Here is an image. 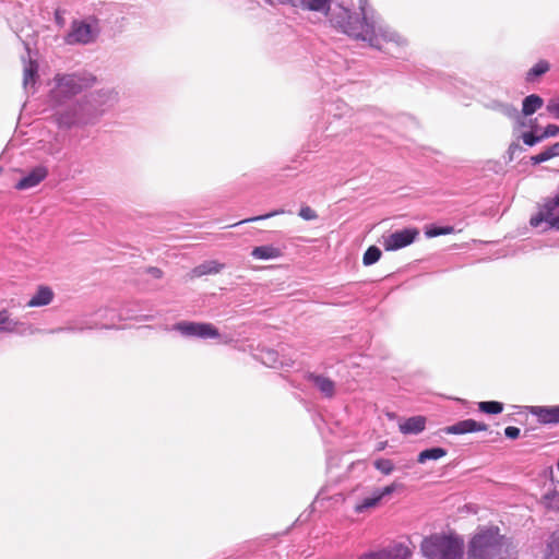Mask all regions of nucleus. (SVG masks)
Segmentation results:
<instances>
[{
    "label": "nucleus",
    "mask_w": 559,
    "mask_h": 559,
    "mask_svg": "<svg viewBox=\"0 0 559 559\" xmlns=\"http://www.w3.org/2000/svg\"><path fill=\"white\" fill-rule=\"evenodd\" d=\"M146 272L152 275L154 278H160L163 276V272L158 267H147Z\"/></svg>",
    "instance_id": "obj_41"
},
{
    "label": "nucleus",
    "mask_w": 559,
    "mask_h": 559,
    "mask_svg": "<svg viewBox=\"0 0 559 559\" xmlns=\"http://www.w3.org/2000/svg\"><path fill=\"white\" fill-rule=\"evenodd\" d=\"M545 559H559V551H555L552 545H549V552L546 555Z\"/></svg>",
    "instance_id": "obj_45"
},
{
    "label": "nucleus",
    "mask_w": 559,
    "mask_h": 559,
    "mask_svg": "<svg viewBox=\"0 0 559 559\" xmlns=\"http://www.w3.org/2000/svg\"><path fill=\"white\" fill-rule=\"evenodd\" d=\"M520 433H521L520 428L514 427V426H508V427L504 429V436H506L508 439H516V438H519V437H520Z\"/></svg>",
    "instance_id": "obj_37"
},
{
    "label": "nucleus",
    "mask_w": 559,
    "mask_h": 559,
    "mask_svg": "<svg viewBox=\"0 0 559 559\" xmlns=\"http://www.w3.org/2000/svg\"><path fill=\"white\" fill-rule=\"evenodd\" d=\"M96 35L92 26L85 22L74 21L71 31L68 33L66 40L68 44H90L95 39Z\"/></svg>",
    "instance_id": "obj_10"
},
{
    "label": "nucleus",
    "mask_w": 559,
    "mask_h": 559,
    "mask_svg": "<svg viewBox=\"0 0 559 559\" xmlns=\"http://www.w3.org/2000/svg\"><path fill=\"white\" fill-rule=\"evenodd\" d=\"M53 299V292L48 286H39L33 297L27 301V307H43Z\"/></svg>",
    "instance_id": "obj_16"
},
{
    "label": "nucleus",
    "mask_w": 559,
    "mask_h": 559,
    "mask_svg": "<svg viewBox=\"0 0 559 559\" xmlns=\"http://www.w3.org/2000/svg\"><path fill=\"white\" fill-rule=\"evenodd\" d=\"M265 2L271 4V5H285V4H289L293 8H296L295 0H265Z\"/></svg>",
    "instance_id": "obj_39"
},
{
    "label": "nucleus",
    "mask_w": 559,
    "mask_h": 559,
    "mask_svg": "<svg viewBox=\"0 0 559 559\" xmlns=\"http://www.w3.org/2000/svg\"><path fill=\"white\" fill-rule=\"evenodd\" d=\"M503 536L498 527L480 530L468 544V559H499L502 552Z\"/></svg>",
    "instance_id": "obj_4"
},
{
    "label": "nucleus",
    "mask_w": 559,
    "mask_h": 559,
    "mask_svg": "<svg viewBox=\"0 0 559 559\" xmlns=\"http://www.w3.org/2000/svg\"><path fill=\"white\" fill-rule=\"evenodd\" d=\"M24 61V71H23V86L27 88L29 85H34L37 78L38 64L34 60Z\"/></svg>",
    "instance_id": "obj_22"
},
{
    "label": "nucleus",
    "mask_w": 559,
    "mask_h": 559,
    "mask_svg": "<svg viewBox=\"0 0 559 559\" xmlns=\"http://www.w3.org/2000/svg\"><path fill=\"white\" fill-rule=\"evenodd\" d=\"M550 69V64L546 60H539L526 73L525 80L527 82H534L537 78L542 76Z\"/></svg>",
    "instance_id": "obj_25"
},
{
    "label": "nucleus",
    "mask_w": 559,
    "mask_h": 559,
    "mask_svg": "<svg viewBox=\"0 0 559 559\" xmlns=\"http://www.w3.org/2000/svg\"><path fill=\"white\" fill-rule=\"evenodd\" d=\"M259 359L263 365H265L270 368H277V367H282L285 365L280 359L278 353L272 348L261 349L259 353Z\"/></svg>",
    "instance_id": "obj_21"
},
{
    "label": "nucleus",
    "mask_w": 559,
    "mask_h": 559,
    "mask_svg": "<svg viewBox=\"0 0 559 559\" xmlns=\"http://www.w3.org/2000/svg\"><path fill=\"white\" fill-rule=\"evenodd\" d=\"M546 150L549 152L551 157L559 156V143H555L551 146L547 147Z\"/></svg>",
    "instance_id": "obj_43"
},
{
    "label": "nucleus",
    "mask_w": 559,
    "mask_h": 559,
    "mask_svg": "<svg viewBox=\"0 0 559 559\" xmlns=\"http://www.w3.org/2000/svg\"><path fill=\"white\" fill-rule=\"evenodd\" d=\"M373 466L383 475H390L394 471V464L389 459H377Z\"/></svg>",
    "instance_id": "obj_30"
},
{
    "label": "nucleus",
    "mask_w": 559,
    "mask_h": 559,
    "mask_svg": "<svg viewBox=\"0 0 559 559\" xmlns=\"http://www.w3.org/2000/svg\"><path fill=\"white\" fill-rule=\"evenodd\" d=\"M551 155L549 154V152L547 150H544L543 152H540L539 154H536L534 156L531 157V160H532V164L533 165H538V164H542L544 162H547L549 159H551Z\"/></svg>",
    "instance_id": "obj_35"
},
{
    "label": "nucleus",
    "mask_w": 559,
    "mask_h": 559,
    "mask_svg": "<svg viewBox=\"0 0 559 559\" xmlns=\"http://www.w3.org/2000/svg\"><path fill=\"white\" fill-rule=\"evenodd\" d=\"M342 115H343V114H337V112H334V114H333V116H334L335 118H341V116H342Z\"/></svg>",
    "instance_id": "obj_47"
},
{
    "label": "nucleus",
    "mask_w": 559,
    "mask_h": 559,
    "mask_svg": "<svg viewBox=\"0 0 559 559\" xmlns=\"http://www.w3.org/2000/svg\"><path fill=\"white\" fill-rule=\"evenodd\" d=\"M522 151V147L520 144L518 143H512L509 148H508V153L510 155V160L513 159L514 155L518 153V152H521Z\"/></svg>",
    "instance_id": "obj_40"
},
{
    "label": "nucleus",
    "mask_w": 559,
    "mask_h": 559,
    "mask_svg": "<svg viewBox=\"0 0 559 559\" xmlns=\"http://www.w3.org/2000/svg\"><path fill=\"white\" fill-rule=\"evenodd\" d=\"M224 264L217 261L211 260L205 261L192 270V274L195 277H201L207 274H217L224 269Z\"/></svg>",
    "instance_id": "obj_19"
},
{
    "label": "nucleus",
    "mask_w": 559,
    "mask_h": 559,
    "mask_svg": "<svg viewBox=\"0 0 559 559\" xmlns=\"http://www.w3.org/2000/svg\"><path fill=\"white\" fill-rule=\"evenodd\" d=\"M251 255L258 260H272L282 255V250L273 245L254 247Z\"/></svg>",
    "instance_id": "obj_18"
},
{
    "label": "nucleus",
    "mask_w": 559,
    "mask_h": 559,
    "mask_svg": "<svg viewBox=\"0 0 559 559\" xmlns=\"http://www.w3.org/2000/svg\"><path fill=\"white\" fill-rule=\"evenodd\" d=\"M17 325L7 310H0V333L17 332Z\"/></svg>",
    "instance_id": "obj_26"
},
{
    "label": "nucleus",
    "mask_w": 559,
    "mask_h": 559,
    "mask_svg": "<svg viewBox=\"0 0 559 559\" xmlns=\"http://www.w3.org/2000/svg\"><path fill=\"white\" fill-rule=\"evenodd\" d=\"M114 326V323L108 322H97L94 325H86V329H93V328H99V329H111Z\"/></svg>",
    "instance_id": "obj_42"
},
{
    "label": "nucleus",
    "mask_w": 559,
    "mask_h": 559,
    "mask_svg": "<svg viewBox=\"0 0 559 559\" xmlns=\"http://www.w3.org/2000/svg\"><path fill=\"white\" fill-rule=\"evenodd\" d=\"M49 174L45 165H37L26 173L16 183L15 189L23 191L37 187Z\"/></svg>",
    "instance_id": "obj_11"
},
{
    "label": "nucleus",
    "mask_w": 559,
    "mask_h": 559,
    "mask_svg": "<svg viewBox=\"0 0 559 559\" xmlns=\"http://www.w3.org/2000/svg\"><path fill=\"white\" fill-rule=\"evenodd\" d=\"M284 213H285V210L280 209V210H275V211H272V212L263 214V215H259V216H254V217H250V218L243 219V221L239 222L238 224L267 219L270 217H273V216H276V215H280V214H284Z\"/></svg>",
    "instance_id": "obj_34"
},
{
    "label": "nucleus",
    "mask_w": 559,
    "mask_h": 559,
    "mask_svg": "<svg viewBox=\"0 0 559 559\" xmlns=\"http://www.w3.org/2000/svg\"><path fill=\"white\" fill-rule=\"evenodd\" d=\"M546 110L551 117L559 120V95L547 102Z\"/></svg>",
    "instance_id": "obj_31"
},
{
    "label": "nucleus",
    "mask_w": 559,
    "mask_h": 559,
    "mask_svg": "<svg viewBox=\"0 0 559 559\" xmlns=\"http://www.w3.org/2000/svg\"><path fill=\"white\" fill-rule=\"evenodd\" d=\"M478 409L490 415H498L503 411V404L498 401H484L478 403Z\"/></svg>",
    "instance_id": "obj_28"
},
{
    "label": "nucleus",
    "mask_w": 559,
    "mask_h": 559,
    "mask_svg": "<svg viewBox=\"0 0 559 559\" xmlns=\"http://www.w3.org/2000/svg\"><path fill=\"white\" fill-rule=\"evenodd\" d=\"M454 233V227L453 226H438V225H429L425 228V235L426 237L428 238H433V237H438V236H442V235H450Z\"/></svg>",
    "instance_id": "obj_27"
},
{
    "label": "nucleus",
    "mask_w": 559,
    "mask_h": 559,
    "mask_svg": "<svg viewBox=\"0 0 559 559\" xmlns=\"http://www.w3.org/2000/svg\"><path fill=\"white\" fill-rule=\"evenodd\" d=\"M542 223L547 225L544 230L555 229L559 231V194L547 199L538 213L530 219L532 227H538Z\"/></svg>",
    "instance_id": "obj_5"
},
{
    "label": "nucleus",
    "mask_w": 559,
    "mask_h": 559,
    "mask_svg": "<svg viewBox=\"0 0 559 559\" xmlns=\"http://www.w3.org/2000/svg\"><path fill=\"white\" fill-rule=\"evenodd\" d=\"M96 314L102 317V318H105V319L110 318L111 321H114L117 318V314H116L115 310L109 309V308L99 309L96 312Z\"/></svg>",
    "instance_id": "obj_38"
},
{
    "label": "nucleus",
    "mask_w": 559,
    "mask_h": 559,
    "mask_svg": "<svg viewBox=\"0 0 559 559\" xmlns=\"http://www.w3.org/2000/svg\"><path fill=\"white\" fill-rule=\"evenodd\" d=\"M557 467H558V471H559V460H558V463H557Z\"/></svg>",
    "instance_id": "obj_48"
},
{
    "label": "nucleus",
    "mask_w": 559,
    "mask_h": 559,
    "mask_svg": "<svg viewBox=\"0 0 559 559\" xmlns=\"http://www.w3.org/2000/svg\"><path fill=\"white\" fill-rule=\"evenodd\" d=\"M96 82V76L87 71L55 75L49 103L59 128L71 129L92 123L118 100V93L110 87L96 90L74 100V96L93 87Z\"/></svg>",
    "instance_id": "obj_1"
},
{
    "label": "nucleus",
    "mask_w": 559,
    "mask_h": 559,
    "mask_svg": "<svg viewBox=\"0 0 559 559\" xmlns=\"http://www.w3.org/2000/svg\"><path fill=\"white\" fill-rule=\"evenodd\" d=\"M447 453H448L447 450L443 448H440V447L429 448V449L423 450L418 454L417 462L419 464H424L429 460L436 461V460H439V459L445 456Z\"/></svg>",
    "instance_id": "obj_24"
},
{
    "label": "nucleus",
    "mask_w": 559,
    "mask_h": 559,
    "mask_svg": "<svg viewBox=\"0 0 559 559\" xmlns=\"http://www.w3.org/2000/svg\"><path fill=\"white\" fill-rule=\"evenodd\" d=\"M523 143L527 146H534L543 141L542 134H535L533 131L524 132L522 134Z\"/></svg>",
    "instance_id": "obj_32"
},
{
    "label": "nucleus",
    "mask_w": 559,
    "mask_h": 559,
    "mask_svg": "<svg viewBox=\"0 0 559 559\" xmlns=\"http://www.w3.org/2000/svg\"><path fill=\"white\" fill-rule=\"evenodd\" d=\"M540 503L552 512H559V486L552 485L542 496Z\"/></svg>",
    "instance_id": "obj_17"
},
{
    "label": "nucleus",
    "mask_w": 559,
    "mask_h": 559,
    "mask_svg": "<svg viewBox=\"0 0 559 559\" xmlns=\"http://www.w3.org/2000/svg\"><path fill=\"white\" fill-rule=\"evenodd\" d=\"M417 236L418 230L416 228L396 230L383 237V247L386 251H395L413 243Z\"/></svg>",
    "instance_id": "obj_9"
},
{
    "label": "nucleus",
    "mask_w": 559,
    "mask_h": 559,
    "mask_svg": "<svg viewBox=\"0 0 559 559\" xmlns=\"http://www.w3.org/2000/svg\"><path fill=\"white\" fill-rule=\"evenodd\" d=\"M346 104H343V103H340L336 105V109H342V108H346Z\"/></svg>",
    "instance_id": "obj_46"
},
{
    "label": "nucleus",
    "mask_w": 559,
    "mask_h": 559,
    "mask_svg": "<svg viewBox=\"0 0 559 559\" xmlns=\"http://www.w3.org/2000/svg\"><path fill=\"white\" fill-rule=\"evenodd\" d=\"M540 134H542L543 140H545L547 138H550V136H556V135L559 134V126H557V124H548L543 130V132Z\"/></svg>",
    "instance_id": "obj_36"
},
{
    "label": "nucleus",
    "mask_w": 559,
    "mask_h": 559,
    "mask_svg": "<svg viewBox=\"0 0 559 559\" xmlns=\"http://www.w3.org/2000/svg\"><path fill=\"white\" fill-rule=\"evenodd\" d=\"M306 379L318 389L323 397L332 399L335 395V382L330 378L323 374L308 372Z\"/></svg>",
    "instance_id": "obj_14"
},
{
    "label": "nucleus",
    "mask_w": 559,
    "mask_h": 559,
    "mask_svg": "<svg viewBox=\"0 0 559 559\" xmlns=\"http://www.w3.org/2000/svg\"><path fill=\"white\" fill-rule=\"evenodd\" d=\"M412 554L411 542H400L380 551L365 554L359 559H409Z\"/></svg>",
    "instance_id": "obj_7"
},
{
    "label": "nucleus",
    "mask_w": 559,
    "mask_h": 559,
    "mask_svg": "<svg viewBox=\"0 0 559 559\" xmlns=\"http://www.w3.org/2000/svg\"><path fill=\"white\" fill-rule=\"evenodd\" d=\"M399 428L403 435H419L426 428V417L419 415L409 417L400 423Z\"/></svg>",
    "instance_id": "obj_15"
},
{
    "label": "nucleus",
    "mask_w": 559,
    "mask_h": 559,
    "mask_svg": "<svg viewBox=\"0 0 559 559\" xmlns=\"http://www.w3.org/2000/svg\"><path fill=\"white\" fill-rule=\"evenodd\" d=\"M381 250L377 246H370L362 255V263L366 266L372 265L381 258Z\"/></svg>",
    "instance_id": "obj_29"
},
{
    "label": "nucleus",
    "mask_w": 559,
    "mask_h": 559,
    "mask_svg": "<svg viewBox=\"0 0 559 559\" xmlns=\"http://www.w3.org/2000/svg\"><path fill=\"white\" fill-rule=\"evenodd\" d=\"M492 109L501 112L503 116L508 117L509 119L516 120L520 122L521 116L512 104L508 103H501V102H492L491 106Z\"/></svg>",
    "instance_id": "obj_23"
},
{
    "label": "nucleus",
    "mask_w": 559,
    "mask_h": 559,
    "mask_svg": "<svg viewBox=\"0 0 559 559\" xmlns=\"http://www.w3.org/2000/svg\"><path fill=\"white\" fill-rule=\"evenodd\" d=\"M488 426L474 419L460 420L443 429L447 435H464L469 432L486 431Z\"/></svg>",
    "instance_id": "obj_13"
},
{
    "label": "nucleus",
    "mask_w": 559,
    "mask_h": 559,
    "mask_svg": "<svg viewBox=\"0 0 559 559\" xmlns=\"http://www.w3.org/2000/svg\"><path fill=\"white\" fill-rule=\"evenodd\" d=\"M298 215L305 221H313L318 218L317 212L308 205L301 206Z\"/></svg>",
    "instance_id": "obj_33"
},
{
    "label": "nucleus",
    "mask_w": 559,
    "mask_h": 559,
    "mask_svg": "<svg viewBox=\"0 0 559 559\" xmlns=\"http://www.w3.org/2000/svg\"><path fill=\"white\" fill-rule=\"evenodd\" d=\"M544 105V99L537 94H531L523 99L522 114L527 117L535 114Z\"/></svg>",
    "instance_id": "obj_20"
},
{
    "label": "nucleus",
    "mask_w": 559,
    "mask_h": 559,
    "mask_svg": "<svg viewBox=\"0 0 559 559\" xmlns=\"http://www.w3.org/2000/svg\"><path fill=\"white\" fill-rule=\"evenodd\" d=\"M400 485L393 483L383 488H374L369 496H366L358 500L354 506L356 513H364L369 509L376 508L382 501L384 497L392 495Z\"/></svg>",
    "instance_id": "obj_8"
},
{
    "label": "nucleus",
    "mask_w": 559,
    "mask_h": 559,
    "mask_svg": "<svg viewBox=\"0 0 559 559\" xmlns=\"http://www.w3.org/2000/svg\"><path fill=\"white\" fill-rule=\"evenodd\" d=\"M84 329H85L84 326H81V328H79V329H75V328H73V326H68V328H58V329L51 330V333L63 332V331L74 332V331H76V330L82 331V330H84Z\"/></svg>",
    "instance_id": "obj_44"
},
{
    "label": "nucleus",
    "mask_w": 559,
    "mask_h": 559,
    "mask_svg": "<svg viewBox=\"0 0 559 559\" xmlns=\"http://www.w3.org/2000/svg\"><path fill=\"white\" fill-rule=\"evenodd\" d=\"M526 409L531 415L536 417L537 421L542 425L559 424V405L527 406Z\"/></svg>",
    "instance_id": "obj_12"
},
{
    "label": "nucleus",
    "mask_w": 559,
    "mask_h": 559,
    "mask_svg": "<svg viewBox=\"0 0 559 559\" xmlns=\"http://www.w3.org/2000/svg\"><path fill=\"white\" fill-rule=\"evenodd\" d=\"M171 330L183 337L207 340L221 336L218 329L206 322L179 321L171 326Z\"/></svg>",
    "instance_id": "obj_6"
},
{
    "label": "nucleus",
    "mask_w": 559,
    "mask_h": 559,
    "mask_svg": "<svg viewBox=\"0 0 559 559\" xmlns=\"http://www.w3.org/2000/svg\"><path fill=\"white\" fill-rule=\"evenodd\" d=\"M296 9L322 13L331 26L356 40H362L376 49L382 43L406 44L396 32L391 29L367 0H360L358 11H350L342 4L332 8V0H295Z\"/></svg>",
    "instance_id": "obj_2"
},
{
    "label": "nucleus",
    "mask_w": 559,
    "mask_h": 559,
    "mask_svg": "<svg viewBox=\"0 0 559 559\" xmlns=\"http://www.w3.org/2000/svg\"><path fill=\"white\" fill-rule=\"evenodd\" d=\"M464 542L454 535H431L421 543L427 559H463Z\"/></svg>",
    "instance_id": "obj_3"
}]
</instances>
